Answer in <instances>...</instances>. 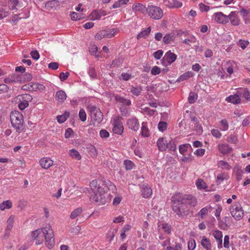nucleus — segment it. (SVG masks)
I'll return each mask as SVG.
<instances>
[{
	"instance_id": "nucleus-1",
	"label": "nucleus",
	"mask_w": 250,
	"mask_h": 250,
	"mask_svg": "<svg viewBox=\"0 0 250 250\" xmlns=\"http://www.w3.org/2000/svg\"><path fill=\"white\" fill-rule=\"evenodd\" d=\"M92 190L90 199L97 205L105 204L108 201L107 190L115 188L114 185L108 180H92L90 183Z\"/></svg>"
},
{
	"instance_id": "nucleus-2",
	"label": "nucleus",
	"mask_w": 250,
	"mask_h": 250,
	"mask_svg": "<svg viewBox=\"0 0 250 250\" xmlns=\"http://www.w3.org/2000/svg\"><path fill=\"white\" fill-rule=\"evenodd\" d=\"M30 237L33 240L37 239L36 245L42 244L43 240L45 239V245L49 249L53 248L55 243L54 231L49 225H47L42 229L33 231L31 233Z\"/></svg>"
},
{
	"instance_id": "nucleus-3",
	"label": "nucleus",
	"mask_w": 250,
	"mask_h": 250,
	"mask_svg": "<svg viewBox=\"0 0 250 250\" xmlns=\"http://www.w3.org/2000/svg\"><path fill=\"white\" fill-rule=\"evenodd\" d=\"M171 202L173 211L179 217H183L188 214V209L182 202L181 193H177L173 195L171 197Z\"/></svg>"
},
{
	"instance_id": "nucleus-4",
	"label": "nucleus",
	"mask_w": 250,
	"mask_h": 250,
	"mask_svg": "<svg viewBox=\"0 0 250 250\" xmlns=\"http://www.w3.org/2000/svg\"><path fill=\"white\" fill-rule=\"evenodd\" d=\"M10 120L13 127L17 132L20 133L22 131L23 118L21 112L18 111H12L10 114Z\"/></svg>"
},
{
	"instance_id": "nucleus-5",
	"label": "nucleus",
	"mask_w": 250,
	"mask_h": 250,
	"mask_svg": "<svg viewBox=\"0 0 250 250\" xmlns=\"http://www.w3.org/2000/svg\"><path fill=\"white\" fill-rule=\"evenodd\" d=\"M146 12L151 19L155 20L161 19L164 15L163 10L162 8L153 5H148L146 7Z\"/></svg>"
},
{
	"instance_id": "nucleus-6",
	"label": "nucleus",
	"mask_w": 250,
	"mask_h": 250,
	"mask_svg": "<svg viewBox=\"0 0 250 250\" xmlns=\"http://www.w3.org/2000/svg\"><path fill=\"white\" fill-rule=\"evenodd\" d=\"M230 213L236 220H241L244 215V211L240 203L235 202L229 208Z\"/></svg>"
},
{
	"instance_id": "nucleus-7",
	"label": "nucleus",
	"mask_w": 250,
	"mask_h": 250,
	"mask_svg": "<svg viewBox=\"0 0 250 250\" xmlns=\"http://www.w3.org/2000/svg\"><path fill=\"white\" fill-rule=\"evenodd\" d=\"M88 111L90 113L92 120L95 121L97 123H101L103 119V114L100 109L97 107L90 104L88 106Z\"/></svg>"
},
{
	"instance_id": "nucleus-8",
	"label": "nucleus",
	"mask_w": 250,
	"mask_h": 250,
	"mask_svg": "<svg viewBox=\"0 0 250 250\" xmlns=\"http://www.w3.org/2000/svg\"><path fill=\"white\" fill-rule=\"evenodd\" d=\"M181 198H182V202L184 203L188 210L189 208L195 207L197 205L196 199L191 195H183L181 194Z\"/></svg>"
},
{
	"instance_id": "nucleus-9",
	"label": "nucleus",
	"mask_w": 250,
	"mask_h": 250,
	"mask_svg": "<svg viewBox=\"0 0 250 250\" xmlns=\"http://www.w3.org/2000/svg\"><path fill=\"white\" fill-rule=\"evenodd\" d=\"M21 75L14 73L4 79V82L7 84L16 83H22Z\"/></svg>"
},
{
	"instance_id": "nucleus-10",
	"label": "nucleus",
	"mask_w": 250,
	"mask_h": 250,
	"mask_svg": "<svg viewBox=\"0 0 250 250\" xmlns=\"http://www.w3.org/2000/svg\"><path fill=\"white\" fill-rule=\"evenodd\" d=\"M126 125L129 129L135 132H137L140 127L139 121L136 117H132L128 119Z\"/></svg>"
},
{
	"instance_id": "nucleus-11",
	"label": "nucleus",
	"mask_w": 250,
	"mask_h": 250,
	"mask_svg": "<svg viewBox=\"0 0 250 250\" xmlns=\"http://www.w3.org/2000/svg\"><path fill=\"white\" fill-rule=\"evenodd\" d=\"M176 58L177 55L176 54L171 52V51H168L165 54L162 62L164 63L167 62L168 64H171L175 62Z\"/></svg>"
},
{
	"instance_id": "nucleus-12",
	"label": "nucleus",
	"mask_w": 250,
	"mask_h": 250,
	"mask_svg": "<svg viewBox=\"0 0 250 250\" xmlns=\"http://www.w3.org/2000/svg\"><path fill=\"white\" fill-rule=\"evenodd\" d=\"M213 18L215 21L219 23L225 24L228 22V16L224 15L222 12L214 13Z\"/></svg>"
},
{
	"instance_id": "nucleus-13",
	"label": "nucleus",
	"mask_w": 250,
	"mask_h": 250,
	"mask_svg": "<svg viewBox=\"0 0 250 250\" xmlns=\"http://www.w3.org/2000/svg\"><path fill=\"white\" fill-rule=\"evenodd\" d=\"M15 221V216L14 215H10L7 221V226L5 229V232L4 237L8 238L9 236L10 231L13 227Z\"/></svg>"
},
{
	"instance_id": "nucleus-14",
	"label": "nucleus",
	"mask_w": 250,
	"mask_h": 250,
	"mask_svg": "<svg viewBox=\"0 0 250 250\" xmlns=\"http://www.w3.org/2000/svg\"><path fill=\"white\" fill-rule=\"evenodd\" d=\"M241 95L242 93L240 92V91H237L235 94L227 97L226 101L233 104H239L241 102L240 96Z\"/></svg>"
},
{
	"instance_id": "nucleus-15",
	"label": "nucleus",
	"mask_w": 250,
	"mask_h": 250,
	"mask_svg": "<svg viewBox=\"0 0 250 250\" xmlns=\"http://www.w3.org/2000/svg\"><path fill=\"white\" fill-rule=\"evenodd\" d=\"M164 4L169 8H180L183 5L182 3L177 0H164Z\"/></svg>"
},
{
	"instance_id": "nucleus-16",
	"label": "nucleus",
	"mask_w": 250,
	"mask_h": 250,
	"mask_svg": "<svg viewBox=\"0 0 250 250\" xmlns=\"http://www.w3.org/2000/svg\"><path fill=\"white\" fill-rule=\"evenodd\" d=\"M40 166L44 169H47L53 165V161L49 158L44 157L40 160Z\"/></svg>"
},
{
	"instance_id": "nucleus-17",
	"label": "nucleus",
	"mask_w": 250,
	"mask_h": 250,
	"mask_svg": "<svg viewBox=\"0 0 250 250\" xmlns=\"http://www.w3.org/2000/svg\"><path fill=\"white\" fill-rule=\"evenodd\" d=\"M141 190L142 195L145 198L149 197L152 193L151 188L147 185H142L141 187Z\"/></svg>"
},
{
	"instance_id": "nucleus-18",
	"label": "nucleus",
	"mask_w": 250,
	"mask_h": 250,
	"mask_svg": "<svg viewBox=\"0 0 250 250\" xmlns=\"http://www.w3.org/2000/svg\"><path fill=\"white\" fill-rule=\"evenodd\" d=\"M228 22L230 21L231 23L234 26L238 25L240 23V20L237 14L235 12H231L228 16Z\"/></svg>"
},
{
	"instance_id": "nucleus-19",
	"label": "nucleus",
	"mask_w": 250,
	"mask_h": 250,
	"mask_svg": "<svg viewBox=\"0 0 250 250\" xmlns=\"http://www.w3.org/2000/svg\"><path fill=\"white\" fill-rule=\"evenodd\" d=\"M112 131L114 133L121 135L123 132L124 126L123 124L119 121H115Z\"/></svg>"
},
{
	"instance_id": "nucleus-20",
	"label": "nucleus",
	"mask_w": 250,
	"mask_h": 250,
	"mask_svg": "<svg viewBox=\"0 0 250 250\" xmlns=\"http://www.w3.org/2000/svg\"><path fill=\"white\" fill-rule=\"evenodd\" d=\"M157 145L159 150L165 151L167 148L168 142L163 137L160 138L157 142Z\"/></svg>"
},
{
	"instance_id": "nucleus-21",
	"label": "nucleus",
	"mask_w": 250,
	"mask_h": 250,
	"mask_svg": "<svg viewBox=\"0 0 250 250\" xmlns=\"http://www.w3.org/2000/svg\"><path fill=\"white\" fill-rule=\"evenodd\" d=\"M146 6L141 3H135L132 6V10L134 12H140L144 14L146 11Z\"/></svg>"
},
{
	"instance_id": "nucleus-22",
	"label": "nucleus",
	"mask_w": 250,
	"mask_h": 250,
	"mask_svg": "<svg viewBox=\"0 0 250 250\" xmlns=\"http://www.w3.org/2000/svg\"><path fill=\"white\" fill-rule=\"evenodd\" d=\"M213 236L218 242V249L222 248V232L219 230H215L213 233Z\"/></svg>"
},
{
	"instance_id": "nucleus-23",
	"label": "nucleus",
	"mask_w": 250,
	"mask_h": 250,
	"mask_svg": "<svg viewBox=\"0 0 250 250\" xmlns=\"http://www.w3.org/2000/svg\"><path fill=\"white\" fill-rule=\"evenodd\" d=\"M55 97L57 102L62 104L66 100L67 96L64 91L60 90L56 92Z\"/></svg>"
},
{
	"instance_id": "nucleus-24",
	"label": "nucleus",
	"mask_w": 250,
	"mask_h": 250,
	"mask_svg": "<svg viewBox=\"0 0 250 250\" xmlns=\"http://www.w3.org/2000/svg\"><path fill=\"white\" fill-rule=\"evenodd\" d=\"M218 150L223 154L229 153L232 151V148L227 144H219L218 146Z\"/></svg>"
},
{
	"instance_id": "nucleus-25",
	"label": "nucleus",
	"mask_w": 250,
	"mask_h": 250,
	"mask_svg": "<svg viewBox=\"0 0 250 250\" xmlns=\"http://www.w3.org/2000/svg\"><path fill=\"white\" fill-rule=\"evenodd\" d=\"M143 91V88L141 85L136 86L131 85L129 88V91L133 95L135 96H139L141 94Z\"/></svg>"
},
{
	"instance_id": "nucleus-26",
	"label": "nucleus",
	"mask_w": 250,
	"mask_h": 250,
	"mask_svg": "<svg viewBox=\"0 0 250 250\" xmlns=\"http://www.w3.org/2000/svg\"><path fill=\"white\" fill-rule=\"evenodd\" d=\"M176 38V35L173 33L167 34L163 38V42L165 44H169L173 42Z\"/></svg>"
},
{
	"instance_id": "nucleus-27",
	"label": "nucleus",
	"mask_w": 250,
	"mask_h": 250,
	"mask_svg": "<svg viewBox=\"0 0 250 250\" xmlns=\"http://www.w3.org/2000/svg\"><path fill=\"white\" fill-rule=\"evenodd\" d=\"M141 133L143 137H148L150 136V132L147 125V123L143 122L142 123Z\"/></svg>"
},
{
	"instance_id": "nucleus-28",
	"label": "nucleus",
	"mask_w": 250,
	"mask_h": 250,
	"mask_svg": "<svg viewBox=\"0 0 250 250\" xmlns=\"http://www.w3.org/2000/svg\"><path fill=\"white\" fill-rule=\"evenodd\" d=\"M115 98L117 102H119L123 104L122 106H129L131 104V102L130 100L125 99L120 96L116 95Z\"/></svg>"
},
{
	"instance_id": "nucleus-29",
	"label": "nucleus",
	"mask_w": 250,
	"mask_h": 250,
	"mask_svg": "<svg viewBox=\"0 0 250 250\" xmlns=\"http://www.w3.org/2000/svg\"><path fill=\"white\" fill-rule=\"evenodd\" d=\"M105 32L106 38H110L118 33L119 30L118 28H108L105 30Z\"/></svg>"
},
{
	"instance_id": "nucleus-30",
	"label": "nucleus",
	"mask_w": 250,
	"mask_h": 250,
	"mask_svg": "<svg viewBox=\"0 0 250 250\" xmlns=\"http://www.w3.org/2000/svg\"><path fill=\"white\" fill-rule=\"evenodd\" d=\"M18 99L19 101H23L24 102H26L28 104L29 102H31L32 99V96L29 94H22L21 95H19L18 96Z\"/></svg>"
},
{
	"instance_id": "nucleus-31",
	"label": "nucleus",
	"mask_w": 250,
	"mask_h": 250,
	"mask_svg": "<svg viewBox=\"0 0 250 250\" xmlns=\"http://www.w3.org/2000/svg\"><path fill=\"white\" fill-rule=\"evenodd\" d=\"M69 113L68 112H65L64 114L61 115H58L57 117V120L59 123L62 124L64 123L66 119L68 118Z\"/></svg>"
},
{
	"instance_id": "nucleus-32",
	"label": "nucleus",
	"mask_w": 250,
	"mask_h": 250,
	"mask_svg": "<svg viewBox=\"0 0 250 250\" xmlns=\"http://www.w3.org/2000/svg\"><path fill=\"white\" fill-rule=\"evenodd\" d=\"M12 202L9 200L3 202L0 204V209L4 210L5 209H9L12 207Z\"/></svg>"
},
{
	"instance_id": "nucleus-33",
	"label": "nucleus",
	"mask_w": 250,
	"mask_h": 250,
	"mask_svg": "<svg viewBox=\"0 0 250 250\" xmlns=\"http://www.w3.org/2000/svg\"><path fill=\"white\" fill-rule=\"evenodd\" d=\"M150 31H151L150 27H148L146 29L143 30L137 35V39H139L142 38H146L149 35V34L150 32Z\"/></svg>"
},
{
	"instance_id": "nucleus-34",
	"label": "nucleus",
	"mask_w": 250,
	"mask_h": 250,
	"mask_svg": "<svg viewBox=\"0 0 250 250\" xmlns=\"http://www.w3.org/2000/svg\"><path fill=\"white\" fill-rule=\"evenodd\" d=\"M69 154L72 158L76 160H79L81 159V156L79 152L74 149L70 150Z\"/></svg>"
},
{
	"instance_id": "nucleus-35",
	"label": "nucleus",
	"mask_w": 250,
	"mask_h": 250,
	"mask_svg": "<svg viewBox=\"0 0 250 250\" xmlns=\"http://www.w3.org/2000/svg\"><path fill=\"white\" fill-rule=\"evenodd\" d=\"M70 17L72 20L77 21L83 19L84 18L83 14H78L75 12H71L70 14Z\"/></svg>"
},
{
	"instance_id": "nucleus-36",
	"label": "nucleus",
	"mask_w": 250,
	"mask_h": 250,
	"mask_svg": "<svg viewBox=\"0 0 250 250\" xmlns=\"http://www.w3.org/2000/svg\"><path fill=\"white\" fill-rule=\"evenodd\" d=\"M83 211V209L81 208H77L74 210L70 214V218L71 219H75L77 216H79Z\"/></svg>"
},
{
	"instance_id": "nucleus-37",
	"label": "nucleus",
	"mask_w": 250,
	"mask_h": 250,
	"mask_svg": "<svg viewBox=\"0 0 250 250\" xmlns=\"http://www.w3.org/2000/svg\"><path fill=\"white\" fill-rule=\"evenodd\" d=\"M193 76V73L191 71H188L183 75H181L178 79V81H183L184 80H186L188 79Z\"/></svg>"
},
{
	"instance_id": "nucleus-38",
	"label": "nucleus",
	"mask_w": 250,
	"mask_h": 250,
	"mask_svg": "<svg viewBox=\"0 0 250 250\" xmlns=\"http://www.w3.org/2000/svg\"><path fill=\"white\" fill-rule=\"evenodd\" d=\"M188 148H191V146L189 144H185L180 145L179 146V152L181 154L184 155L185 153L188 151Z\"/></svg>"
},
{
	"instance_id": "nucleus-39",
	"label": "nucleus",
	"mask_w": 250,
	"mask_h": 250,
	"mask_svg": "<svg viewBox=\"0 0 250 250\" xmlns=\"http://www.w3.org/2000/svg\"><path fill=\"white\" fill-rule=\"evenodd\" d=\"M220 130L223 131H227L229 129V123L226 119H222L220 122Z\"/></svg>"
},
{
	"instance_id": "nucleus-40",
	"label": "nucleus",
	"mask_w": 250,
	"mask_h": 250,
	"mask_svg": "<svg viewBox=\"0 0 250 250\" xmlns=\"http://www.w3.org/2000/svg\"><path fill=\"white\" fill-rule=\"evenodd\" d=\"M129 0H119L118 1H115L114 4L112 5L113 8H117L121 7L122 5L124 4H126Z\"/></svg>"
},
{
	"instance_id": "nucleus-41",
	"label": "nucleus",
	"mask_w": 250,
	"mask_h": 250,
	"mask_svg": "<svg viewBox=\"0 0 250 250\" xmlns=\"http://www.w3.org/2000/svg\"><path fill=\"white\" fill-rule=\"evenodd\" d=\"M117 232L118 229H111L108 231L107 234V238L109 240V241H111L113 239Z\"/></svg>"
},
{
	"instance_id": "nucleus-42",
	"label": "nucleus",
	"mask_w": 250,
	"mask_h": 250,
	"mask_svg": "<svg viewBox=\"0 0 250 250\" xmlns=\"http://www.w3.org/2000/svg\"><path fill=\"white\" fill-rule=\"evenodd\" d=\"M218 166L219 167H220L222 169L227 170L230 169L231 168V167L229 164V163L224 161H220L219 162H218Z\"/></svg>"
},
{
	"instance_id": "nucleus-43",
	"label": "nucleus",
	"mask_w": 250,
	"mask_h": 250,
	"mask_svg": "<svg viewBox=\"0 0 250 250\" xmlns=\"http://www.w3.org/2000/svg\"><path fill=\"white\" fill-rule=\"evenodd\" d=\"M240 92L242 93L243 97L247 101H250V91L247 88L242 89L240 90Z\"/></svg>"
},
{
	"instance_id": "nucleus-44",
	"label": "nucleus",
	"mask_w": 250,
	"mask_h": 250,
	"mask_svg": "<svg viewBox=\"0 0 250 250\" xmlns=\"http://www.w3.org/2000/svg\"><path fill=\"white\" fill-rule=\"evenodd\" d=\"M120 109L122 116L127 117L130 115V113L129 109L126 107L125 106H122Z\"/></svg>"
},
{
	"instance_id": "nucleus-45",
	"label": "nucleus",
	"mask_w": 250,
	"mask_h": 250,
	"mask_svg": "<svg viewBox=\"0 0 250 250\" xmlns=\"http://www.w3.org/2000/svg\"><path fill=\"white\" fill-rule=\"evenodd\" d=\"M196 185L198 188L199 189H205L207 188L206 184L205 182L201 179H199L197 180L196 182Z\"/></svg>"
},
{
	"instance_id": "nucleus-46",
	"label": "nucleus",
	"mask_w": 250,
	"mask_h": 250,
	"mask_svg": "<svg viewBox=\"0 0 250 250\" xmlns=\"http://www.w3.org/2000/svg\"><path fill=\"white\" fill-rule=\"evenodd\" d=\"M198 97L197 94L194 92H190L188 97V101L190 104H193Z\"/></svg>"
},
{
	"instance_id": "nucleus-47",
	"label": "nucleus",
	"mask_w": 250,
	"mask_h": 250,
	"mask_svg": "<svg viewBox=\"0 0 250 250\" xmlns=\"http://www.w3.org/2000/svg\"><path fill=\"white\" fill-rule=\"evenodd\" d=\"M211 207H206L202 208L198 212V215L201 218H203L204 216L208 213L209 208H211Z\"/></svg>"
},
{
	"instance_id": "nucleus-48",
	"label": "nucleus",
	"mask_w": 250,
	"mask_h": 250,
	"mask_svg": "<svg viewBox=\"0 0 250 250\" xmlns=\"http://www.w3.org/2000/svg\"><path fill=\"white\" fill-rule=\"evenodd\" d=\"M90 19L92 21L99 20L101 17L98 10H93L90 15Z\"/></svg>"
},
{
	"instance_id": "nucleus-49",
	"label": "nucleus",
	"mask_w": 250,
	"mask_h": 250,
	"mask_svg": "<svg viewBox=\"0 0 250 250\" xmlns=\"http://www.w3.org/2000/svg\"><path fill=\"white\" fill-rule=\"evenodd\" d=\"M222 208L221 205H216V208H215L214 215L218 221L221 220L220 213L222 211Z\"/></svg>"
},
{
	"instance_id": "nucleus-50",
	"label": "nucleus",
	"mask_w": 250,
	"mask_h": 250,
	"mask_svg": "<svg viewBox=\"0 0 250 250\" xmlns=\"http://www.w3.org/2000/svg\"><path fill=\"white\" fill-rule=\"evenodd\" d=\"M229 178V176L228 175L225 174V173H222L218 175L217 177V182L220 184L224 180H227Z\"/></svg>"
},
{
	"instance_id": "nucleus-51",
	"label": "nucleus",
	"mask_w": 250,
	"mask_h": 250,
	"mask_svg": "<svg viewBox=\"0 0 250 250\" xmlns=\"http://www.w3.org/2000/svg\"><path fill=\"white\" fill-rule=\"evenodd\" d=\"M234 170H235V172L236 173V178L237 180L238 181H240L241 180V179L242 178V176H243L242 170H241V168H240L239 167H235Z\"/></svg>"
},
{
	"instance_id": "nucleus-52",
	"label": "nucleus",
	"mask_w": 250,
	"mask_h": 250,
	"mask_svg": "<svg viewBox=\"0 0 250 250\" xmlns=\"http://www.w3.org/2000/svg\"><path fill=\"white\" fill-rule=\"evenodd\" d=\"M95 38L101 40L104 38H106L105 30H103L98 32L95 35Z\"/></svg>"
},
{
	"instance_id": "nucleus-53",
	"label": "nucleus",
	"mask_w": 250,
	"mask_h": 250,
	"mask_svg": "<svg viewBox=\"0 0 250 250\" xmlns=\"http://www.w3.org/2000/svg\"><path fill=\"white\" fill-rule=\"evenodd\" d=\"M201 244L204 248L211 246L209 240L205 236L203 237Z\"/></svg>"
},
{
	"instance_id": "nucleus-54",
	"label": "nucleus",
	"mask_w": 250,
	"mask_h": 250,
	"mask_svg": "<svg viewBox=\"0 0 250 250\" xmlns=\"http://www.w3.org/2000/svg\"><path fill=\"white\" fill-rule=\"evenodd\" d=\"M21 75L22 83L30 81L32 78V75L29 73H26L24 74H21Z\"/></svg>"
},
{
	"instance_id": "nucleus-55",
	"label": "nucleus",
	"mask_w": 250,
	"mask_h": 250,
	"mask_svg": "<svg viewBox=\"0 0 250 250\" xmlns=\"http://www.w3.org/2000/svg\"><path fill=\"white\" fill-rule=\"evenodd\" d=\"M167 123L162 121L160 122L158 125V129L161 132H164L167 129Z\"/></svg>"
},
{
	"instance_id": "nucleus-56",
	"label": "nucleus",
	"mask_w": 250,
	"mask_h": 250,
	"mask_svg": "<svg viewBox=\"0 0 250 250\" xmlns=\"http://www.w3.org/2000/svg\"><path fill=\"white\" fill-rule=\"evenodd\" d=\"M196 42V38L194 36H191L188 37V38L184 40L183 41V42L189 45L190 43H195Z\"/></svg>"
},
{
	"instance_id": "nucleus-57",
	"label": "nucleus",
	"mask_w": 250,
	"mask_h": 250,
	"mask_svg": "<svg viewBox=\"0 0 250 250\" xmlns=\"http://www.w3.org/2000/svg\"><path fill=\"white\" fill-rule=\"evenodd\" d=\"M167 148H169L170 151H175L176 150V146L175 143L173 140H170L168 142Z\"/></svg>"
},
{
	"instance_id": "nucleus-58",
	"label": "nucleus",
	"mask_w": 250,
	"mask_h": 250,
	"mask_svg": "<svg viewBox=\"0 0 250 250\" xmlns=\"http://www.w3.org/2000/svg\"><path fill=\"white\" fill-rule=\"evenodd\" d=\"M79 116L82 122H84L86 120V114L83 109L81 108L80 110Z\"/></svg>"
},
{
	"instance_id": "nucleus-59",
	"label": "nucleus",
	"mask_w": 250,
	"mask_h": 250,
	"mask_svg": "<svg viewBox=\"0 0 250 250\" xmlns=\"http://www.w3.org/2000/svg\"><path fill=\"white\" fill-rule=\"evenodd\" d=\"M58 4L59 1L58 0H52L46 2L45 4V6L53 8L56 6L58 5Z\"/></svg>"
},
{
	"instance_id": "nucleus-60",
	"label": "nucleus",
	"mask_w": 250,
	"mask_h": 250,
	"mask_svg": "<svg viewBox=\"0 0 250 250\" xmlns=\"http://www.w3.org/2000/svg\"><path fill=\"white\" fill-rule=\"evenodd\" d=\"M161 225L162 228L165 232H166L167 234L170 233L171 227L167 223H163Z\"/></svg>"
},
{
	"instance_id": "nucleus-61",
	"label": "nucleus",
	"mask_w": 250,
	"mask_h": 250,
	"mask_svg": "<svg viewBox=\"0 0 250 250\" xmlns=\"http://www.w3.org/2000/svg\"><path fill=\"white\" fill-rule=\"evenodd\" d=\"M124 165L127 170L132 169L134 167V164L130 160H125Z\"/></svg>"
},
{
	"instance_id": "nucleus-62",
	"label": "nucleus",
	"mask_w": 250,
	"mask_h": 250,
	"mask_svg": "<svg viewBox=\"0 0 250 250\" xmlns=\"http://www.w3.org/2000/svg\"><path fill=\"white\" fill-rule=\"evenodd\" d=\"M239 46L242 49H245L248 45H249V42L248 41H245L242 40H240L238 42Z\"/></svg>"
},
{
	"instance_id": "nucleus-63",
	"label": "nucleus",
	"mask_w": 250,
	"mask_h": 250,
	"mask_svg": "<svg viewBox=\"0 0 250 250\" xmlns=\"http://www.w3.org/2000/svg\"><path fill=\"white\" fill-rule=\"evenodd\" d=\"M89 52L92 55H95L96 57H98V55L97 54L98 52V47L95 45H92L89 48Z\"/></svg>"
},
{
	"instance_id": "nucleus-64",
	"label": "nucleus",
	"mask_w": 250,
	"mask_h": 250,
	"mask_svg": "<svg viewBox=\"0 0 250 250\" xmlns=\"http://www.w3.org/2000/svg\"><path fill=\"white\" fill-rule=\"evenodd\" d=\"M181 245L179 243H175V245L174 247L173 246H168L167 248V250H181Z\"/></svg>"
}]
</instances>
